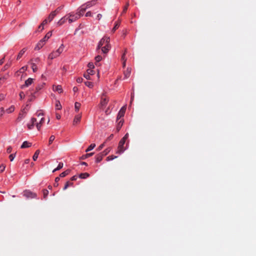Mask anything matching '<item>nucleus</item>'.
Instances as JSON below:
<instances>
[{
  "label": "nucleus",
  "mask_w": 256,
  "mask_h": 256,
  "mask_svg": "<svg viewBox=\"0 0 256 256\" xmlns=\"http://www.w3.org/2000/svg\"><path fill=\"white\" fill-rule=\"evenodd\" d=\"M64 48V46L63 44H62L56 50L52 52L48 55V58L53 60L54 58L58 56L63 52Z\"/></svg>",
  "instance_id": "f257e3e1"
},
{
  "label": "nucleus",
  "mask_w": 256,
  "mask_h": 256,
  "mask_svg": "<svg viewBox=\"0 0 256 256\" xmlns=\"http://www.w3.org/2000/svg\"><path fill=\"white\" fill-rule=\"evenodd\" d=\"M66 16H68V21L70 23H72L80 18L79 15L74 14L73 12L68 14Z\"/></svg>",
  "instance_id": "f03ea898"
},
{
  "label": "nucleus",
  "mask_w": 256,
  "mask_h": 256,
  "mask_svg": "<svg viewBox=\"0 0 256 256\" xmlns=\"http://www.w3.org/2000/svg\"><path fill=\"white\" fill-rule=\"evenodd\" d=\"M110 42V38L108 37H104L98 42L97 50H99L100 48L102 47V46L104 44L106 45V44L107 46H109Z\"/></svg>",
  "instance_id": "7ed1b4c3"
},
{
  "label": "nucleus",
  "mask_w": 256,
  "mask_h": 256,
  "mask_svg": "<svg viewBox=\"0 0 256 256\" xmlns=\"http://www.w3.org/2000/svg\"><path fill=\"white\" fill-rule=\"evenodd\" d=\"M125 142L126 141L124 140H120L118 144L117 153L122 154L126 148H124V146Z\"/></svg>",
  "instance_id": "20e7f679"
},
{
  "label": "nucleus",
  "mask_w": 256,
  "mask_h": 256,
  "mask_svg": "<svg viewBox=\"0 0 256 256\" xmlns=\"http://www.w3.org/2000/svg\"><path fill=\"white\" fill-rule=\"evenodd\" d=\"M126 110V106H122L120 110L119 111L118 116L116 121L119 120H122L121 118L124 116Z\"/></svg>",
  "instance_id": "39448f33"
},
{
  "label": "nucleus",
  "mask_w": 256,
  "mask_h": 256,
  "mask_svg": "<svg viewBox=\"0 0 256 256\" xmlns=\"http://www.w3.org/2000/svg\"><path fill=\"white\" fill-rule=\"evenodd\" d=\"M24 194L25 196L28 198H34L36 196V194L29 190H25L24 192Z\"/></svg>",
  "instance_id": "423d86ee"
},
{
  "label": "nucleus",
  "mask_w": 256,
  "mask_h": 256,
  "mask_svg": "<svg viewBox=\"0 0 256 256\" xmlns=\"http://www.w3.org/2000/svg\"><path fill=\"white\" fill-rule=\"evenodd\" d=\"M96 4V0H92L90 2H88L84 4H82L85 8L87 10L88 8H90L93 6H94Z\"/></svg>",
  "instance_id": "0eeeda50"
},
{
  "label": "nucleus",
  "mask_w": 256,
  "mask_h": 256,
  "mask_svg": "<svg viewBox=\"0 0 256 256\" xmlns=\"http://www.w3.org/2000/svg\"><path fill=\"white\" fill-rule=\"evenodd\" d=\"M58 14V10H55L52 12L49 15L48 20L49 22H50L53 20L54 18L56 16V15Z\"/></svg>",
  "instance_id": "6e6552de"
},
{
  "label": "nucleus",
  "mask_w": 256,
  "mask_h": 256,
  "mask_svg": "<svg viewBox=\"0 0 256 256\" xmlns=\"http://www.w3.org/2000/svg\"><path fill=\"white\" fill-rule=\"evenodd\" d=\"M86 10V9L85 8V7L83 5H82L81 6L78 8V11L76 14L79 15V18H80V16H83L84 12Z\"/></svg>",
  "instance_id": "1a4fd4ad"
},
{
  "label": "nucleus",
  "mask_w": 256,
  "mask_h": 256,
  "mask_svg": "<svg viewBox=\"0 0 256 256\" xmlns=\"http://www.w3.org/2000/svg\"><path fill=\"white\" fill-rule=\"evenodd\" d=\"M34 79L32 78H28L25 81L24 84L21 86L22 88H24L25 87H28L30 86L33 82Z\"/></svg>",
  "instance_id": "9d476101"
},
{
  "label": "nucleus",
  "mask_w": 256,
  "mask_h": 256,
  "mask_svg": "<svg viewBox=\"0 0 256 256\" xmlns=\"http://www.w3.org/2000/svg\"><path fill=\"white\" fill-rule=\"evenodd\" d=\"M82 118V114H79L77 115H76L74 117V118L73 120V124L76 125L77 124L80 120Z\"/></svg>",
  "instance_id": "9b49d317"
},
{
  "label": "nucleus",
  "mask_w": 256,
  "mask_h": 256,
  "mask_svg": "<svg viewBox=\"0 0 256 256\" xmlns=\"http://www.w3.org/2000/svg\"><path fill=\"white\" fill-rule=\"evenodd\" d=\"M106 154H107L106 152L104 154H102V153H100V154H98L96 156V162H100L102 160L103 157Z\"/></svg>",
  "instance_id": "f8f14e48"
},
{
  "label": "nucleus",
  "mask_w": 256,
  "mask_h": 256,
  "mask_svg": "<svg viewBox=\"0 0 256 256\" xmlns=\"http://www.w3.org/2000/svg\"><path fill=\"white\" fill-rule=\"evenodd\" d=\"M45 44V42H44V40H40L36 44V46L35 47V50H40L44 45Z\"/></svg>",
  "instance_id": "ddd939ff"
},
{
  "label": "nucleus",
  "mask_w": 256,
  "mask_h": 256,
  "mask_svg": "<svg viewBox=\"0 0 256 256\" xmlns=\"http://www.w3.org/2000/svg\"><path fill=\"white\" fill-rule=\"evenodd\" d=\"M67 16H64L63 18H62L58 22H57V25L58 26H62V24H63L66 22V20H68V17H66Z\"/></svg>",
  "instance_id": "4468645a"
},
{
  "label": "nucleus",
  "mask_w": 256,
  "mask_h": 256,
  "mask_svg": "<svg viewBox=\"0 0 256 256\" xmlns=\"http://www.w3.org/2000/svg\"><path fill=\"white\" fill-rule=\"evenodd\" d=\"M36 122V118H32L31 120V124H28V127L29 130H32L33 128L34 124L35 122Z\"/></svg>",
  "instance_id": "2eb2a0df"
},
{
  "label": "nucleus",
  "mask_w": 256,
  "mask_h": 256,
  "mask_svg": "<svg viewBox=\"0 0 256 256\" xmlns=\"http://www.w3.org/2000/svg\"><path fill=\"white\" fill-rule=\"evenodd\" d=\"M131 70H132V69L131 68H127L126 70L124 72V78H129V76H130V74H131Z\"/></svg>",
  "instance_id": "dca6fc26"
},
{
  "label": "nucleus",
  "mask_w": 256,
  "mask_h": 256,
  "mask_svg": "<svg viewBox=\"0 0 256 256\" xmlns=\"http://www.w3.org/2000/svg\"><path fill=\"white\" fill-rule=\"evenodd\" d=\"M31 146H32V143L29 142L27 141H24L22 144L20 148H29V147Z\"/></svg>",
  "instance_id": "f3484780"
},
{
  "label": "nucleus",
  "mask_w": 256,
  "mask_h": 256,
  "mask_svg": "<svg viewBox=\"0 0 256 256\" xmlns=\"http://www.w3.org/2000/svg\"><path fill=\"white\" fill-rule=\"evenodd\" d=\"M108 100L106 98H102L100 102V106L103 108L105 106L108 102Z\"/></svg>",
  "instance_id": "a211bd4d"
},
{
  "label": "nucleus",
  "mask_w": 256,
  "mask_h": 256,
  "mask_svg": "<svg viewBox=\"0 0 256 256\" xmlns=\"http://www.w3.org/2000/svg\"><path fill=\"white\" fill-rule=\"evenodd\" d=\"M110 48V44L108 46H107L106 44L105 46L102 47V51L103 53L106 54L108 52Z\"/></svg>",
  "instance_id": "6ab92c4d"
},
{
  "label": "nucleus",
  "mask_w": 256,
  "mask_h": 256,
  "mask_svg": "<svg viewBox=\"0 0 256 256\" xmlns=\"http://www.w3.org/2000/svg\"><path fill=\"white\" fill-rule=\"evenodd\" d=\"M117 122L118 125L116 126V130L118 132L123 124L124 120H119L117 121Z\"/></svg>",
  "instance_id": "aec40b11"
},
{
  "label": "nucleus",
  "mask_w": 256,
  "mask_h": 256,
  "mask_svg": "<svg viewBox=\"0 0 256 256\" xmlns=\"http://www.w3.org/2000/svg\"><path fill=\"white\" fill-rule=\"evenodd\" d=\"M126 50H124V52L123 55L122 56V60L123 61V63H122L123 67H125L126 66V59L125 58V55H126Z\"/></svg>",
  "instance_id": "412c9836"
},
{
  "label": "nucleus",
  "mask_w": 256,
  "mask_h": 256,
  "mask_svg": "<svg viewBox=\"0 0 256 256\" xmlns=\"http://www.w3.org/2000/svg\"><path fill=\"white\" fill-rule=\"evenodd\" d=\"M90 174L88 173L84 172V173H82L79 175V178L82 179L86 178H87L89 177Z\"/></svg>",
  "instance_id": "4be33fe9"
},
{
  "label": "nucleus",
  "mask_w": 256,
  "mask_h": 256,
  "mask_svg": "<svg viewBox=\"0 0 256 256\" xmlns=\"http://www.w3.org/2000/svg\"><path fill=\"white\" fill-rule=\"evenodd\" d=\"M25 116L23 112H20L18 114V116L16 119V120L18 122L22 120Z\"/></svg>",
  "instance_id": "5701e85b"
},
{
  "label": "nucleus",
  "mask_w": 256,
  "mask_h": 256,
  "mask_svg": "<svg viewBox=\"0 0 256 256\" xmlns=\"http://www.w3.org/2000/svg\"><path fill=\"white\" fill-rule=\"evenodd\" d=\"M26 48H24L23 49H22L18 53L16 59L19 60L26 52Z\"/></svg>",
  "instance_id": "b1692460"
},
{
  "label": "nucleus",
  "mask_w": 256,
  "mask_h": 256,
  "mask_svg": "<svg viewBox=\"0 0 256 256\" xmlns=\"http://www.w3.org/2000/svg\"><path fill=\"white\" fill-rule=\"evenodd\" d=\"M27 68H28L27 66H24L22 68H21L19 70L17 71L16 73V74L18 75V72L22 73L24 71L26 70Z\"/></svg>",
  "instance_id": "393cba45"
},
{
  "label": "nucleus",
  "mask_w": 256,
  "mask_h": 256,
  "mask_svg": "<svg viewBox=\"0 0 256 256\" xmlns=\"http://www.w3.org/2000/svg\"><path fill=\"white\" fill-rule=\"evenodd\" d=\"M40 150H36L35 153L34 154V155L33 156L32 159L34 161H36L38 156V154H40Z\"/></svg>",
  "instance_id": "a878e982"
},
{
  "label": "nucleus",
  "mask_w": 256,
  "mask_h": 256,
  "mask_svg": "<svg viewBox=\"0 0 256 256\" xmlns=\"http://www.w3.org/2000/svg\"><path fill=\"white\" fill-rule=\"evenodd\" d=\"M64 164L62 162H60L56 168L54 169L52 171L53 172H56L57 170H60L63 167Z\"/></svg>",
  "instance_id": "bb28decb"
},
{
  "label": "nucleus",
  "mask_w": 256,
  "mask_h": 256,
  "mask_svg": "<svg viewBox=\"0 0 256 256\" xmlns=\"http://www.w3.org/2000/svg\"><path fill=\"white\" fill-rule=\"evenodd\" d=\"M80 102H75V104H74V108H75V110L78 112L80 108Z\"/></svg>",
  "instance_id": "cd10ccee"
},
{
  "label": "nucleus",
  "mask_w": 256,
  "mask_h": 256,
  "mask_svg": "<svg viewBox=\"0 0 256 256\" xmlns=\"http://www.w3.org/2000/svg\"><path fill=\"white\" fill-rule=\"evenodd\" d=\"M55 107L56 110H60L62 106L59 101H56V104H55Z\"/></svg>",
  "instance_id": "c85d7f7f"
},
{
  "label": "nucleus",
  "mask_w": 256,
  "mask_h": 256,
  "mask_svg": "<svg viewBox=\"0 0 256 256\" xmlns=\"http://www.w3.org/2000/svg\"><path fill=\"white\" fill-rule=\"evenodd\" d=\"M56 91L58 92V93H62V88L61 86L58 85L56 87Z\"/></svg>",
  "instance_id": "c756f323"
},
{
  "label": "nucleus",
  "mask_w": 256,
  "mask_h": 256,
  "mask_svg": "<svg viewBox=\"0 0 256 256\" xmlns=\"http://www.w3.org/2000/svg\"><path fill=\"white\" fill-rule=\"evenodd\" d=\"M94 154V152H91V153H89V154H86L84 155V156H82V157H81V159H82V160H84L86 158H88L90 156H93V154Z\"/></svg>",
  "instance_id": "7c9ffc66"
},
{
  "label": "nucleus",
  "mask_w": 256,
  "mask_h": 256,
  "mask_svg": "<svg viewBox=\"0 0 256 256\" xmlns=\"http://www.w3.org/2000/svg\"><path fill=\"white\" fill-rule=\"evenodd\" d=\"M96 146V144H91L88 148L86 150V152H88L92 150Z\"/></svg>",
  "instance_id": "2f4dec72"
},
{
  "label": "nucleus",
  "mask_w": 256,
  "mask_h": 256,
  "mask_svg": "<svg viewBox=\"0 0 256 256\" xmlns=\"http://www.w3.org/2000/svg\"><path fill=\"white\" fill-rule=\"evenodd\" d=\"M73 185V183L72 182H67L66 184H65V186L64 188V190H66V189L68 188L70 186H72Z\"/></svg>",
  "instance_id": "473e14b6"
},
{
  "label": "nucleus",
  "mask_w": 256,
  "mask_h": 256,
  "mask_svg": "<svg viewBox=\"0 0 256 256\" xmlns=\"http://www.w3.org/2000/svg\"><path fill=\"white\" fill-rule=\"evenodd\" d=\"M69 172H70V170H66L65 172H64L62 173H61L60 174V176L62 178L64 177L68 174Z\"/></svg>",
  "instance_id": "72a5a7b5"
},
{
  "label": "nucleus",
  "mask_w": 256,
  "mask_h": 256,
  "mask_svg": "<svg viewBox=\"0 0 256 256\" xmlns=\"http://www.w3.org/2000/svg\"><path fill=\"white\" fill-rule=\"evenodd\" d=\"M14 106H11L10 108L6 110V112L8 113H11L12 112L14 111Z\"/></svg>",
  "instance_id": "f704fd0d"
},
{
  "label": "nucleus",
  "mask_w": 256,
  "mask_h": 256,
  "mask_svg": "<svg viewBox=\"0 0 256 256\" xmlns=\"http://www.w3.org/2000/svg\"><path fill=\"white\" fill-rule=\"evenodd\" d=\"M32 68L34 72H35L37 71L38 68H37L36 64L34 63L32 64Z\"/></svg>",
  "instance_id": "c9c22d12"
},
{
  "label": "nucleus",
  "mask_w": 256,
  "mask_h": 256,
  "mask_svg": "<svg viewBox=\"0 0 256 256\" xmlns=\"http://www.w3.org/2000/svg\"><path fill=\"white\" fill-rule=\"evenodd\" d=\"M43 196L44 198H46V196L48 194V191L47 190H43Z\"/></svg>",
  "instance_id": "e433bc0d"
},
{
  "label": "nucleus",
  "mask_w": 256,
  "mask_h": 256,
  "mask_svg": "<svg viewBox=\"0 0 256 256\" xmlns=\"http://www.w3.org/2000/svg\"><path fill=\"white\" fill-rule=\"evenodd\" d=\"M55 139V136L53 135L51 136L50 138L48 143L49 144H52V142H54V140Z\"/></svg>",
  "instance_id": "4c0bfd02"
},
{
  "label": "nucleus",
  "mask_w": 256,
  "mask_h": 256,
  "mask_svg": "<svg viewBox=\"0 0 256 256\" xmlns=\"http://www.w3.org/2000/svg\"><path fill=\"white\" fill-rule=\"evenodd\" d=\"M85 84L88 88H92L93 86V84L90 82H86Z\"/></svg>",
  "instance_id": "58836bf2"
},
{
  "label": "nucleus",
  "mask_w": 256,
  "mask_h": 256,
  "mask_svg": "<svg viewBox=\"0 0 256 256\" xmlns=\"http://www.w3.org/2000/svg\"><path fill=\"white\" fill-rule=\"evenodd\" d=\"M116 158H117L116 156H108V157H107L106 159H107V160H112Z\"/></svg>",
  "instance_id": "ea45409f"
},
{
  "label": "nucleus",
  "mask_w": 256,
  "mask_h": 256,
  "mask_svg": "<svg viewBox=\"0 0 256 256\" xmlns=\"http://www.w3.org/2000/svg\"><path fill=\"white\" fill-rule=\"evenodd\" d=\"M96 62H100L102 60V57L100 56H98L95 58Z\"/></svg>",
  "instance_id": "a19ab883"
},
{
  "label": "nucleus",
  "mask_w": 256,
  "mask_h": 256,
  "mask_svg": "<svg viewBox=\"0 0 256 256\" xmlns=\"http://www.w3.org/2000/svg\"><path fill=\"white\" fill-rule=\"evenodd\" d=\"M16 153L14 154H11L9 156V158L11 162H12L16 156Z\"/></svg>",
  "instance_id": "79ce46f5"
},
{
  "label": "nucleus",
  "mask_w": 256,
  "mask_h": 256,
  "mask_svg": "<svg viewBox=\"0 0 256 256\" xmlns=\"http://www.w3.org/2000/svg\"><path fill=\"white\" fill-rule=\"evenodd\" d=\"M5 110L4 108L2 107L0 108V118L4 114Z\"/></svg>",
  "instance_id": "37998d69"
},
{
  "label": "nucleus",
  "mask_w": 256,
  "mask_h": 256,
  "mask_svg": "<svg viewBox=\"0 0 256 256\" xmlns=\"http://www.w3.org/2000/svg\"><path fill=\"white\" fill-rule=\"evenodd\" d=\"M52 35V31L48 32L45 36L46 37V39H48Z\"/></svg>",
  "instance_id": "c03bdc74"
},
{
  "label": "nucleus",
  "mask_w": 256,
  "mask_h": 256,
  "mask_svg": "<svg viewBox=\"0 0 256 256\" xmlns=\"http://www.w3.org/2000/svg\"><path fill=\"white\" fill-rule=\"evenodd\" d=\"M87 73H88L90 76L93 75L94 74V71L92 69H88L87 70Z\"/></svg>",
  "instance_id": "a18cd8bd"
},
{
  "label": "nucleus",
  "mask_w": 256,
  "mask_h": 256,
  "mask_svg": "<svg viewBox=\"0 0 256 256\" xmlns=\"http://www.w3.org/2000/svg\"><path fill=\"white\" fill-rule=\"evenodd\" d=\"M104 146V143L101 144L96 149L98 151L101 150Z\"/></svg>",
  "instance_id": "49530a36"
},
{
  "label": "nucleus",
  "mask_w": 256,
  "mask_h": 256,
  "mask_svg": "<svg viewBox=\"0 0 256 256\" xmlns=\"http://www.w3.org/2000/svg\"><path fill=\"white\" fill-rule=\"evenodd\" d=\"M128 5H129L128 3H127L124 6V9H123L122 13L126 12L128 10Z\"/></svg>",
  "instance_id": "de8ad7c7"
},
{
  "label": "nucleus",
  "mask_w": 256,
  "mask_h": 256,
  "mask_svg": "<svg viewBox=\"0 0 256 256\" xmlns=\"http://www.w3.org/2000/svg\"><path fill=\"white\" fill-rule=\"evenodd\" d=\"M6 166L4 164H2L0 166V172H3L5 170Z\"/></svg>",
  "instance_id": "09e8293b"
},
{
  "label": "nucleus",
  "mask_w": 256,
  "mask_h": 256,
  "mask_svg": "<svg viewBox=\"0 0 256 256\" xmlns=\"http://www.w3.org/2000/svg\"><path fill=\"white\" fill-rule=\"evenodd\" d=\"M19 96L21 100L23 99L25 96V94L23 92H21L20 93Z\"/></svg>",
  "instance_id": "8fccbe9b"
},
{
  "label": "nucleus",
  "mask_w": 256,
  "mask_h": 256,
  "mask_svg": "<svg viewBox=\"0 0 256 256\" xmlns=\"http://www.w3.org/2000/svg\"><path fill=\"white\" fill-rule=\"evenodd\" d=\"M84 76L86 78L87 80H90V75L88 74V73H86V74H84Z\"/></svg>",
  "instance_id": "3c124183"
},
{
  "label": "nucleus",
  "mask_w": 256,
  "mask_h": 256,
  "mask_svg": "<svg viewBox=\"0 0 256 256\" xmlns=\"http://www.w3.org/2000/svg\"><path fill=\"white\" fill-rule=\"evenodd\" d=\"M88 67L89 68V69H92L94 68V66L93 63L90 62L88 64Z\"/></svg>",
  "instance_id": "603ef678"
},
{
  "label": "nucleus",
  "mask_w": 256,
  "mask_h": 256,
  "mask_svg": "<svg viewBox=\"0 0 256 256\" xmlns=\"http://www.w3.org/2000/svg\"><path fill=\"white\" fill-rule=\"evenodd\" d=\"M119 26H120V24H118H118H116L114 26V28H112V31L113 32H114L116 29H118V28L119 27Z\"/></svg>",
  "instance_id": "864d4df0"
},
{
  "label": "nucleus",
  "mask_w": 256,
  "mask_h": 256,
  "mask_svg": "<svg viewBox=\"0 0 256 256\" xmlns=\"http://www.w3.org/2000/svg\"><path fill=\"white\" fill-rule=\"evenodd\" d=\"M128 134L126 133L122 139L126 141L128 138Z\"/></svg>",
  "instance_id": "5fc2aeb1"
},
{
  "label": "nucleus",
  "mask_w": 256,
  "mask_h": 256,
  "mask_svg": "<svg viewBox=\"0 0 256 256\" xmlns=\"http://www.w3.org/2000/svg\"><path fill=\"white\" fill-rule=\"evenodd\" d=\"M43 84L39 85L36 87V91H38L39 90H41L43 86Z\"/></svg>",
  "instance_id": "6e6d98bb"
},
{
  "label": "nucleus",
  "mask_w": 256,
  "mask_h": 256,
  "mask_svg": "<svg viewBox=\"0 0 256 256\" xmlns=\"http://www.w3.org/2000/svg\"><path fill=\"white\" fill-rule=\"evenodd\" d=\"M12 146H10L7 148L6 152L9 154L12 152Z\"/></svg>",
  "instance_id": "4d7b16f0"
},
{
  "label": "nucleus",
  "mask_w": 256,
  "mask_h": 256,
  "mask_svg": "<svg viewBox=\"0 0 256 256\" xmlns=\"http://www.w3.org/2000/svg\"><path fill=\"white\" fill-rule=\"evenodd\" d=\"M10 66V64H6L4 65V70H6L8 68H9Z\"/></svg>",
  "instance_id": "13d9d810"
},
{
  "label": "nucleus",
  "mask_w": 256,
  "mask_h": 256,
  "mask_svg": "<svg viewBox=\"0 0 256 256\" xmlns=\"http://www.w3.org/2000/svg\"><path fill=\"white\" fill-rule=\"evenodd\" d=\"M92 13L91 12H88L86 14V16L88 17V16H92Z\"/></svg>",
  "instance_id": "bf43d9fd"
},
{
  "label": "nucleus",
  "mask_w": 256,
  "mask_h": 256,
  "mask_svg": "<svg viewBox=\"0 0 256 256\" xmlns=\"http://www.w3.org/2000/svg\"><path fill=\"white\" fill-rule=\"evenodd\" d=\"M82 82V78H76V82L78 83H81Z\"/></svg>",
  "instance_id": "052dcab7"
},
{
  "label": "nucleus",
  "mask_w": 256,
  "mask_h": 256,
  "mask_svg": "<svg viewBox=\"0 0 256 256\" xmlns=\"http://www.w3.org/2000/svg\"><path fill=\"white\" fill-rule=\"evenodd\" d=\"M42 124H40V123H36V126L38 130H40Z\"/></svg>",
  "instance_id": "680f3d73"
},
{
  "label": "nucleus",
  "mask_w": 256,
  "mask_h": 256,
  "mask_svg": "<svg viewBox=\"0 0 256 256\" xmlns=\"http://www.w3.org/2000/svg\"><path fill=\"white\" fill-rule=\"evenodd\" d=\"M48 20L47 19H46V20H44L42 22V24H42V26H44V24H47V22H48Z\"/></svg>",
  "instance_id": "e2e57ef3"
},
{
  "label": "nucleus",
  "mask_w": 256,
  "mask_h": 256,
  "mask_svg": "<svg viewBox=\"0 0 256 256\" xmlns=\"http://www.w3.org/2000/svg\"><path fill=\"white\" fill-rule=\"evenodd\" d=\"M4 98V94H0V101L3 100Z\"/></svg>",
  "instance_id": "0e129e2a"
},
{
  "label": "nucleus",
  "mask_w": 256,
  "mask_h": 256,
  "mask_svg": "<svg viewBox=\"0 0 256 256\" xmlns=\"http://www.w3.org/2000/svg\"><path fill=\"white\" fill-rule=\"evenodd\" d=\"M102 17V15L101 14H99L96 16V19L98 20H100Z\"/></svg>",
  "instance_id": "69168bd1"
},
{
  "label": "nucleus",
  "mask_w": 256,
  "mask_h": 256,
  "mask_svg": "<svg viewBox=\"0 0 256 256\" xmlns=\"http://www.w3.org/2000/svg\"><path fill=\"white\" fill-rule=\"evenodd\" d=\"M4 58H5V56H4L0 60V65H2V64H4Z\"/></svg>",
  "instance_id": "338daca9"
},
{
  "label": "nucleus",
  "mask_w": 256,
  "mask_h": 256,
  "mask_svg": "<svg viewBox=\"0 0 256 256\" xmlns=\"http://www.w3.org/2000/svg\"><path fill=\"white\" fill-rule=\"evenodd\" d=\"M36 114L38 117L40 116H42L44 115L43 113H42V112H40V113L36 112Z\"/></svg>",
  "instance_id": "774afa93"
}]
</instances>
